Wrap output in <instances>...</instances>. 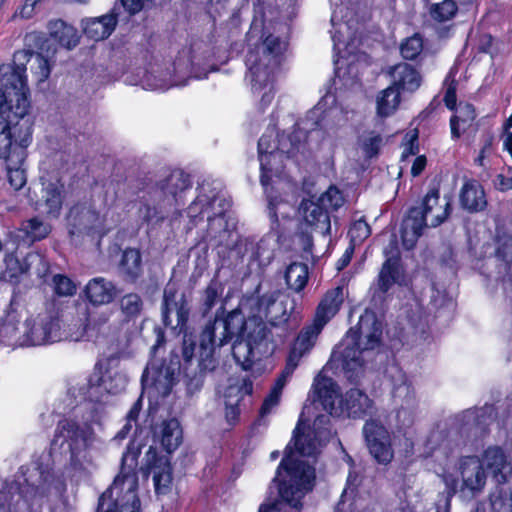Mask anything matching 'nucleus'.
Listing matches in <instances>:
<instances>
[{"instance_id":"1","label":"nucleus","mask_w":512,"mask_h":512,"mask_svg":"<svg viewBox=\"0 0 512 512\" xmlns=\"http://www.w3.org/2000/svg\"><path fill=\"white\" fill-rule=\"evenodd\" d=\"M239 336L254 346L262 354L269 352V330L265 322L257 316L245 319L239 310H233L222 319L217 312L215 319L208 322L199 337V346L196 356L197 369L193 374L192 365L196 351L194 341L183 340L182 356L185 363L189 390H198L203 385V378L207 373L213 372L218 364L216 347L227 344L232 337Z\"/></svg>"},{"instance_id":"2","label":"nucleus","mask_w":512,"mask_h":512,"mask_svg":"<svg viewBox=\"0 0 512 512\" xmlns=\"http://www.w3.org/2000/svg\"><path fill=\"white\" fill-rule=\"evenodd\" d=\"M311 407H305L301 417L310 411ZM328 417L319 415L314 420L313 433L304 431V422L300 418L293 435L294 450L289 444L285 457L282 459L275 481H278L280 499L271 504L262 505L259 512H298L302 507V499L313 489L315 481V469L302 457L315 458L323 445V440L329 432L322 429Z\"/></svg>"},{"instance_id":"3","label":"nucleus","mask_w":512,"mask_h":512,"mask_svg":"<svg viewBox=\"0 0 512 512\" xmlns=\"http://www.w3.org/2000/svg\"><path fill=\"white\" fill-rule=\"evenodd\" d=\"M4 73L10 68L4 67ZM3 83L10 84L13 75L4 74ZM14 79L21 83L17 76ZM8 95L0 91V158L6 163L7 179L10 186L18 191L24 187L27 178L23 168L26 148L32 141V125L26 115L28 102L21 92L22 84Z\"/></svg>"},{"instance_id":"4","label":"nucleus","mask_w":512,"mask_h":512,"mask_svg":"<svg viewBox=\"0 0 512 512\" xmlns=\"http://www.w3.org/2000/svg\"><path fill=\"white\" fill-rule=\"evenodd\" d=\"M230 203L223 194L219 181L203 180L198 187L196 199L188 206L187 216L192 226L198 225L204 217L208 221L205 239L221 245L228 236L226 212Z\"/></svg>"},{"instance_id":"5","label":"nucleus","mask_w":512,"mask_h":512,"mask_svg":"<svg viewBox=\"0 0 512 512\" xmlns=\"http://www.w3.org/2000/svg\"><path fill=\"white\" fill-rule=\"evenodd\" d=\"M307 156L305 135L301 131H295L289 136L279 139L276 150H271L269 155L261 156V184L265 188L268 198V214L273 222L278 221L276 208L280 199L269 191V183L273 176L280 177L292 165H299Z\"/></svg>"},{"instance_id":"6","label":"nucleus","mask_w":512,"mask_h":512,"mask_svg":"<svg viewBox=\"0 0 512 512\" xmlns=\"http://www.w3.org/2000/svg\"><path fill=\"white\" fill-rule=\"evenodd\" d=\"M382 325L376 314L366 309L357 325L351 328L334 351V357L342 361L344 370L351 373L349 378L362 368L363 354L373 350L381 343Z\"/></svg>"},{"instance_id":"7","label":"nucleus","mask_w":512,"mask_h":512,"mask_svg":"<svg viewBox=\"0 0 512 512\" xmlns=\"http://www.w3.org/2000/svg\"><path fill=\"white\" fill-rule=\"evenodd\" d=\"M138 455L137 450L130 448L123 454L120 473L100 496L97 512H139L140 500L136 494Z\"/></svg>"},{"instance_id":"8","label":"nucleus","mask_w":512,"mask_h":512,"mask_svg":"<svg viewBox=\"0 0 512 512\" xmlns=\"http://www.w3.org/2000/svg\"><path fill=\"white\" fill-rule=\"evenodd\" d=\"M451 213V198L445 196L440 200L439 191L432 189L424 197L418 207L409 210L401 228L403 246L410 250L414 248L423 229L441 225Z\"/></svg>"},{"instance_id":"9","label":"nucleus","mask_w":512,"mask_h":512,"mask_svg":"<svg viewBox=\"0 0 512 512\" xmlns=\"http://www.w3.org/2000/svg\"><path fill=\"white\" fill-rule=\"evenodd\" d=\"M314 387L321 405L330 415L346 413L349 417L358 418L372 407V401L359 389H351L339 399L337 385L329 378L317 381Z\"/></svg>"},{"instance_id":"10","label":"nucleus","mask_w":512,"mask_h":512,"mask_svg":"<svg viewBox=\"0 0 512 512\" xmlns=\"http://www.w3.org/2000/svg\"><path fill=\"white\" fill-rule=\"evenodd\" d=\"M29 66V70L32 75L35 77L38 83L44 82L48 79L51 73V64L48 58L44 57L41 53H36L32 51H20L15 53L14 55V63L3 64L0 66V91L4 94H9L11 91H16L18 89V81L14 79V77L10 79V84L3 83V78L5 77V73L2 71L4 67L10 68V71L7 73L13 76H17L22 84L21 92H23L25 99L28 102V108L30 107V102L28 100V87L26 83V66Z\"/></svg>"},{"instance_id":"11","label":"nucleus","mask_w":512,"mask_h":512,"mask_svg":"<svg viewBox=\"0 0 512 512\" xmlns=\"http://www.w3.org/2000/svg\"><path fill=\"white\" fill-rule=\"evenodd\" d=\"M247 78L255 94H261V104L268 106L274 98V79L279 64L273 56L248 53L246 56Z\"/></svg>"},{"instance_id":"12","label":"nucleus","mask_w":512,"mask_h":512,"mask_svg":"<svg viewBox=\"0 0 512 512\" xmlns=\"http://www.w3.org/2000/svg\"><path fill=\"white\" fill-rule=\"evenodd\" d=\"M343 301L342 287L338 286L327 291L318 304L312 324L304 327L296 339L312 349L323 327L336 315Z\"/></svg>"},{"instance_id":"13","label":"nucleus","mask_w":512,"mask_h":512,"mask_svg":"<svg viewBox=\"0 0 512 512\" xmlns=\"http://www.w3.org/2000/svg\"><path fill=\"white\" fill-rule=\"evenodd\" d=\"M392 382V398L396 407L398 422L408 427L414 422L417 410V399L407 375L398 367L390 370Z\"/></svg>"},{"instance_id":"14","label":"nucleus","mask_w":512,"mask_h":512,"mask_svg":"<svg viewBox=\"0 0 512 512\" xmlns=\"http://www.w3.org/2000/svg\"><path fill=\"white\" fill-rule=\"evenodd\" d=\"M161 315L165 326L183 332L190 315V299L186 292L168 284L163 292Z\"/></svg>"},{"instance_id":"15","label":"nucleus","mask_w":512,"mask_h":512,"mask_svg":"<svg viewBox=\"0 0 512 512\" xmlns=\"http://www.w3.org/2000/svg\"><path fill=\"white\" fill-rule=\"evenodd\" d=\"M22 328L25 346L51 344L63 339L59 319L50 314L27 318Z\"/></svg>"},{"instance_id":"16","label":"nucleus","mask_w":512,"mask_h":512,"mask_svg":"<svg viewBox=\"0 0 512 512\" xmlns=\"http://www.w3.org/2000/svg\"><path fill=\"white\" fill-rule=\"evenodd\" d=\"M363 436L370 455L379 464L387 465L394 457L389 431L377 420H369L363 427Z\"/></svg>"},{"instance_id":"17","label":"nucleus","mask_w":512,"mask_h":512,"mask_svg":"<svg viewBox=\"0 0 512 512\" xmlns=\"http://www.w3.org/2000/svg\"><path fill=\"white\" fill-rule=\"evenodd\" d=\"M176 370V365L151 362L142 375L143 390L162 397L169 395L175 383Z\"/></svg>"},{"instance_id":"18","label":"nucleus","mask_w":512,"mask_h":512,"mask_svg":"<svg viewBox=\"0 0 512 512\" xmlns=\"http://www.w3.org/2000/svg\"><path fill=\"white\" fill-rule=\"evenodd\" d=\"M88 442L89 431L87 428L81 427L70 419H64L58 423L53 443L60 447L67 445L72 459L87 448Z\"/></svg>"},{"instance_id":"19","label":"nucleus","mask_w":512,"mask_h":512,"mask_svg":"<svg viewBox=\"0 0 512 512\" xmlns=\"http://www.w3.org/2000/svg\"><path fill=\"white\" fill-rule=\"evenodd\" d=\"M191 186L189 176L183 171L175 170L158 180L150 191V200L172 204L178 194Z\"/></svg>"},{"instance_id":"20","label":"nucleus","mask_w":512,"mask_h":512,"mask_svg":"<svg viewBox=\"0 0 512 512\" xmlns=\"http://www.w3.org/2000/svg\"><path fill=\"white\" fill-rule=\"evenodd\" d=\"M145 459V472L153 474L155 492L157 494L167 493L172 482V470L168 458L158 457L156 449L149 447Z\"/></svg>"},{"instance_id":"21","label":"nucleus","mask_w":512,"mask_h":512,"mask_svg":"<svg viewBox=\"0 0 512 512\" xmlns=\"http://www.w3.org/2000/svg\"><path fill=\"white\" fill-rule=\"evenodd\" d=\"M253 384L249 379L232 378L223 392L225 417L228 422L237 420L240 414L239 404L245 395L252 393Z\"/></svg>"},{"instance_id":"22","label":"nucleus","mask_w":512,"mask_h":512,"mask_svg":"<svg viewBox=\"0 0 512 512\" xmlns=\"http://www.w3.org/2000/svg\"><path fill=\"white\" fill-rule=\"evenodd\" d=\"M481 462L498 483H505L512 475V463L504 450L498 446L488 447Z\"/></svg>"},{"instance_id":"23","label":"nucleus","mask_w":512,"mask_h":512,"mask_svg":"<svg viewBox=\"0 0 512 512\" xmlns=\"http://www.w3.org/2000/svg\"><path fill=\"white\" fill-rule=\"evenodd\" d=\"M299 214L304 223L313 231L322 235H327L331 230L330 217L327 211L318 203L311 199L302 200L299 206Z\"/></svg>"},{"instance_id":"24","label":"nucleus","mask_w":512,"mask_h":512,"mask_svg":"<svg viewBox=\"0 0 512 512\" xmlns=\"http://www.w3.org/2000/svg\"><path fill=\"white\" fill-rule=\"evenodd\" d=\"M288 299L281 297L279 292L262 295L258 300V309L274 326L285 323L289 318Z\"/></svg>"},{"instance_id":"25","label":"nucleus","mask_w":512,"mask_h":512,"mask_svg":"<svg viewBox=\"0 0 512 512\" xmlns=\"http://www.w3.org/2000/svg\"><path fill=\"white\" fill-rule=\"evenodd\" d=\"M463 486L473 493H479L486 484V473L481 460L475 456L465 457L460 465Z\"/></svg>"},{"instance_id":"26","label":"nucleus","mask_w":512,"mask_h":512,"mask_svg":"<svg viewBox=\"0 0 512 512\" xmlns=\"http://www.w3.org/2000/svg\"><path fill=\"white\" fill-rule=\"evenodd\" d=\"M388 74L392 78L391 86L399 91H416L422 82L419 72L408 63H398L389 68Z\"/></svg>"},{"instance_id":"27","label":"nucleus","mask_w":512,"mask_h":512,"mask_svg":"<svg viewBox=\"0 0 512 512\" xmlns=\"http://www.w3.org/2000/svg\"><path fill=\"white\" fill-rule=\"evenodd\" d=\"M460 205L470 213L479 212L487 206L485 191L476 180L466 181L459 194Z\"/></svg>"},{"instance_id":"28","label":"nucleus","mask_w":512,"mask_h":512,"mask_svg":"<svg viewBox=\"0 0 512 512\" xmlns=\"http://www.w3.org/2000/svg\"><path fill=\"white\" fill-rule=\"evenodd\" d=\"M311 350L310 347L303 344L299 340H295L289 355L287 357L286 365L281 374L275 381L270 392L276 393L278 395H282V391L288 381V379L292 376L295 369L298 367L300 360L303 356H305Z\"/></svg>"},{"instance_id":"29","label":"nucleus","mask_w":512,"mask_h":512,"mask_svg":"<svg viewBox=\"0 0 512 512\" xmlns=\"http://www.w3.org/2000/svg\"><path fill=\"white\" fill-rule=\"evenodd\" d=\"M85 295L93 305H104L112 302L117 290L111 281L103 277L91 279L85 287Z\"/></svg>"},{"instance_id":"30","label":"nucleus","mask_w":512,"mask_h":512,"mask_svg":"<svg viewBox=\"0 0 512 512\" xmlns=\"http://www.w3.org/2000/svg\"><path fill=\"white\" fill-rule=\"evenodd\" d=\"M117 24V19L112 14L100 17L88 18L82 21L84 34L94 40H104L111 35Z\"/></svg>"},{"instance_id":"31","label":"nucleus","mask_w":512,"mask_h":512,"mask_svg":"<svg viewBox=\"0 0 512 512\" xmlns=\"http://www.w3.org/2000/svg\"><path fill=\"white\" fill-rule=\"evenodd\" d=\"M155 436L159 439L162 447L168 452L175 451L183 439V432L177 419L164 420L156 429Z\"/></svg>"},{"instance_id":"32","label":"nucleus","mask_w":512,"mask_h":512,"mask_svg":"<svg viewBox=\"0 0 512 512\" xmlns=\"http://www.w3.org/2000/svg\"><path fill=\"white\" fill-rule=\"evenodd\" d=\"M64 198V185L59 181L43 183L41 199L46 207V213L54 217L58 216Z\"/></svg>"},{"instance_id":"33","label":"nucleus","mask_w":512,"mask_h":512,"mask_svg":"<svg viewBox=\"0 0 512 512\" xmlns=\"http://www.w3.org/2000/svg\"><path fill=\"white\" fill-rule=\"evenodd\" d=\"M488 410H491V408L470 409L463 412L458 417L461 432L465 433L467 436H477L479 433L483 432V426L487 424L485 414Z\"/></svg>"},{"instance_id":"34","label":"nucleus","mask_w":512,"mask_h":512,"mask_svg":"<svg viewBox=\"0 0 512 512\" xmlns=\"http://www.w3.org/2000/svg\"><path fill=\"white\" fill-rule=\"evenodd\" d=\"M48 30L54 40L69 50L79 42L77 30L60 19L49 22Z\"/></svg>"},{"instance_id":"35","label":"nucleus","mask_w":512,"mask_h":512,"mask_svg":"<svg viewBox=\"0 0 512 512\" xmlns=\"http://www.w3.org/2000/svg\"><path fill=\"white\" fill-rule=\"evenodd\" d=\"M232 354L236 363L243 370L250 369L254 362L263 355L254 346L239 336H237V339L232 346Z\"/></svg>"},{"instance_id":"36","label":"nucleus","mask_w":512,"mask_h":512,"mask_svg":"<svg viewBox=\"0 0 512 512\" xmlns=\"http://www.w3.org/2000/svg\"><path fill=\"white\" fill-rule=\"evenodd\" d=\"M401 102L400 91L394 86H388L376 97V111L380 117H389L395 113Z\"/></svg>"},{"instance_id":"37","label":"nucleus","mask_w":512,"mask_h":512,"mask_svg":"<svg viewBox=\"0 0 512 512\" xmlns=\"http://www.w3.org/2000/svg\"><path fill=\"white\" fill-rule=\"evenodd\" d=\"M476 117L475 109L471 104H460L456 114L450 120L451 134L453 138H459L461 134L471 126Z\"/></svg>"},{"instance_id":"38","label":"nucleus","mask_w":512,"mask_h":512,"mask_svg":"<svg viewBox=\"0 0 512 512\" xmlns=\"http://www.w3.org/2000/svg\"><path fill=\"white\" fill-rule=\"evenodd\" d=\"M401 272L395 257H389L383 263L378 275V289L386 293L395 283L399 282Z\"/></svg>"},{"instance_id":"39","label":"nucleus","mask_w":512,"mask_h":512,"mask_svg":"<svg viewBox=\"0 0 512 512\" xmlns=\"http://www.w3.org/2000/svg\"><path fill=\"white\" fill-rule=\"evenodd\" d=\"M0 337L9 345L25 346L22 323L14 315H9L0 326Z\"/></svg>"},{"instance_id":"40","label":"nucleus","mask_w":512,"mask_h":512,"mask_svg":"<svg viewBox=\"0 0 512 512\" xmlns=\"http://www.w3.org/2000/svg\"><path fill=\"white\" fill-rule=\"evenodd\" d=\"M121 270L131 281H135L142 274V259L139 250L129 248L124 251Z\"/></svg>"},{"instance_id":"41","label":"nucleus","mask_w":512,"mask_h":512,"mask_svg":"<svg viewBox=\"0 0 512 512\" xmlns=\"http://www.w3.org/2000/svg\"><path fill=\"white\" fill-rule=\"evenodd\" d=\"M285 280L289 288L296 292L301 291L308 281V267L304 263L290 264L285 273Z\"/></svg>"},{"instance_id":"42","label":"nucleus","mask_w":512,"mask_h":512,"mask_svg":"<svg viewBox=\"0 0 512 512\" xmlns=\"http://www.w3.org/2000/svg\"><path fill=\"white\" fill-rule=\"evenodd\" d=\"M223 292V284L216 278L212 279L202 293L201 309L203 315H206L211 311L221 298Z\"/></svg>"},{"instance_id":"43","label":"nucleus","mask_w":512,"mask_h":512,"mask_svg":"<svg viewBox=\"0 0 512 512\" xmlns=\"http://www.w3.org/2000/svg\"><path fill=\"white\" fill-rule=\"evenodd\" d=\"M458 7L453 0H443L430 6L429 13L433 20L443 23L451 20L457 13Z\"/></svg>"},{"instance_id":"44","label":"nucleus","mask_w":512,"mask_h":512,"mask_svg":"<svg viewBox=\"0 0 512 512\" xmlns=\"http://www.w3.org/2000/svg\"><path fill=\"white\" fill-rule=\"evenodd\" d=\"M382 142L380 134L369 131L359 137L358 145L366 158H373L378 155Z\"/></svg>"},{"instance_id":"45","label":"nucleus","mask_w":512,"mask_h":512,"mask_svg":"<svg viewBox=\"0 0 512 512\" xmlns=\"http://www.w3.org/2000/svg\"><path fill=\"white\" fill-rule=\"evenodd\" d=\"M21 229L32 241L44 239L51 231L49 224L37 217L24 221Z\"/></svg>"},{"instance_id":"46","label":"nucleus","mask_w":512,"mask_h":512,"mask_svg":"<svg viewBox=\"0 0 512 512\" xmlns=\"http://www.w3.org/2000/svg\"><path fill=\"white\" fill-rule=\"evenodd\" d=\"M317 201L328 214L329 211L337 210L344 204L343 195L335 186H330L323 194H321Z\"/></svg>"},{"instance_id":"47","label":"nucleus","mask_w":512,"mask_h":512,"mask_svg":"<svg viewBox=\"0 0 512 512\" xmlns=\"http://www.w3.org/2000/svg\"><path fill=\"white\" fill-rule=\"evenodd\" d=\"M260 53V56H273L276 60V63L280 65L281 61V42L278 37L273 35H269L266 37L261 46L257 47L255 50H251L248 53Z\"/></svg>"},{"instance_id":"48","label":"nucleus","mask_w":512,"mask_h":512,"mask_svg":"<svg viewBox=\"0 0 512 512\" xmlns=\"http://www.w3.org/2000/svg\"><path fill=\"white\" fill-rule=\"evenodd\" d=\"M122 312L130 318L137 317L143 308V301L136 293H130L123 296L120 300Z\"/></svg>"},{"instance_id":"49","label":"nucleus","mask_w":512,"mask_h":512,"mask_svg":"<svg viewBox=\"0 0 512 512\" xmlns=\"http://www.w3.org/2000/svg\"><path fill=\"white\" fill-rule=\"evenodd\" d=\"M38 259V255L36 254H28L23 262H20L17 258L8 257L6 259V265L8 269V273L10 277H17L20 274L27 273L30 267V264Z\"/></svg>"},{"instance_id":"50","label":"nucleus","mask_w":512,"mask_h":512,"mask_svg":"<svg viewBox=\"0 0 512 512\" xmlns=\"http://www.w3.org/2000/svg\"><path fill=\"white\" fill-rule=\"evenodd\" d=\"M423 50V40L419 34L407 38L400 47L401 55L405 59H415Z\"/></svg>"},{"instance_id":"51","label":"nucleus","mask_w":512,"mask_h":512,"mask_svg":"<svg viewBox=\"0 0 512 512\" xmlns=\"http://www.w3.org/2000/svg\"><path fill=\"white\" fill-rule=\"evenodd\" d=\"M103 380L99 373H94L87 384V391L85 392V398L91 402H99L102 400L105 393Z\"/></svg>"},{"instance_id":"52","label":"nucleus","mask_w":512,"mask_h":512,"mask_svg":"<svg viewBox=\"0 0 512 512\" xmlns=\"http://www.w3.org/2000/svg\"><path fill=\"white\" fill-rule=\"evenodd\" d=\"M490 502L495 512H512V495L503 489L494 492Z\"/></svg>"},{"instance_id":"53","label":"nucleus","mask_w":512,"mask_h":512,"mask_svg":"<svg viewBox=\"0 0 512 512\" xmlns=\"http://www.w3.org/2000/svg\"><path fill=\"white\" fill-rule=\"evenodd\" d=\"M138 217L147 224H154L163 220L164 215L162 210L155 205L143 203L138 209Z\"/></svg>"},{"instance_id":"54","label":"nucleus","mask_w":512,"mask_h":512,"mask_svg":"<svg viewBox=\"0 0 512 512\" xmlns=\"http://www.w3.org/2000/svg\"><path fill=\"white\" fill-rule=\"evenodd\" d=\"M371 233L370 226L364 220H358L353 223L349 230V236L352 244L361 243L369 237Z\"/></svg>"},{"instance_id":"55","label":"nucleus","mask_w":512,"mask_h":512,"mask_svg":"<svg viewBox=\"0 0 512 512\" xmlns=\"http://www.w3.org/2000/svg\"><path fill=\"white\" fill-rule=\"evenodd\" d=\"M126 383V377L119 372H115L113 375H109L103 380L105 391L111 394H116L122 391L125 388Z\"/></svg>"},{"instance_id":"56","label":"nucleus","mask_w":512,"mask_h":512,"mask_svg":"<svg viewBox=\"0 0 512 512\" xmlns=\"http://www.w3.org/2000/svg\"><path fill=\"white\" fill-rule=\"evenodd\" d=\"M54 290L59 296H72L76 292L75 284L64 275H55L53 277Z\"/></svg>"},{"instance_id":"57","label":"nucleus","mask_w":512,"mask_h":512,"mask_svg":"<svg viewBox=\"0 0 512 512\" xmlns=\"http://www.w3.org/2000/svg\"><path fill=\"white\" fill-rule=\"evenodd\" d=\"M281 395L270 392L264 399L259 411L260 420H264L279 405Z\"/></svg>"},{"instance_id":"58","label":"nucleus","mask_w":512,"mask_h":512,"mask_svg":"<svg viewBox=\"0 0 512 512\" xmlns=\"http://www.w3.org/2000/svg\"><path fill=\"white\" fill-rule=\"evenodd\" d=\"M497 255L506 262H512V236L499 238Z\"/></svg>"},{"instance_id":"59","label":"nucleus","mask_w":512,"mask_h":512,"mask_svg":"<svg viewBox=\"0 0 512 512\" xmlns=\"http://www.w3.org/2000/svg\"><path fill=\"white\" fill-rule=\"evenodd\" d=\"M42 0H25L23 5H21L13 14L12 18H22V19H30L35 14V10L37 5Z\"/></svg>"},{"instance_id":"60","label":"nucleus","mask_w":512,"mask_h":512,"mask_svg":"<svg viewBox=\"0 0 512 512\" xmlns=\"http://www.w3.org/2000/svg\"><path fill=\"white\" fill-rule=\"evenodd\" d=\"M456 86L457 84L454 80L447 84L444 102L450 110H454L456 107Z\"/></svg>"},{"instance_id":"61","label":"nucleus","mask_w":512,"mask_h":512,"mask_svg":"<svg viewBox=\"0 0 512 512\" xmlns=\"http://www.w3.org/2000/svg\"><path fill=\"white\" fill-rule=\"evenodd\" d=\"M275 141L272 139L271 135H263L258 142V153H259V160L261 159V156H267L269 155L270 151L269 149L272 148V150H276L274 147Z\"/></svg>"},{"instance_id":"62","label":"nucleus","mask_w":512,"mask_h":512,"mask_svg":"<svg viewBox=\"0 0 512 512\" xmlns=\"http://www.w3.org/2000/svg\"><path fill=\"white\" fill-rule=\"evenodd\" d=\"M494 186L499 191H508L512 189V176L504 175V174H498L494 179Z\"/></svg>"},{"instance_id":"63","label":"nucleus","mask_w":512,"mask_h":512,"mask_svg":"<svg viewBox=\"0 0 512 512\" xmlns=\"http://www.w3.org/2000/svg\"><path fill=\"white\" fill-rule=\"evenodd\" d=\"M493 144V137L488 136L479 152L478 157L475 159V163L479 166H484V159L491 153Z\"/></svg>"},{"instance_id":"64","label":"nucleus","mask_w":512,"mask_h":512,"mask_svg":"<svg viewBox=\"0 0 512 512\" xmlns=\"http://www.w3.org/2000/svg\"><path fill=\"white\" fill-rule=\"evenodd\" d=\"M426 158L425 156H418L415 158L412 167H411V174L416 177L421 174V172L424 170L426 166Z\"/></svg>"}]
</instances>
